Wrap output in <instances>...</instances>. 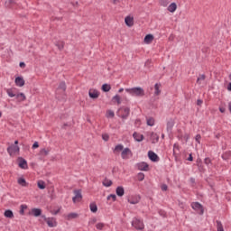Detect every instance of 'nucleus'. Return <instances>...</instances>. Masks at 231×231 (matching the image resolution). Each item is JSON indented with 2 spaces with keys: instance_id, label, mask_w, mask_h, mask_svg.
Masks as SVG:
<instances>
[{
  "instance_id": "nucleus-8",
  "label": "nucleus",
  "mask_w": 231,
  "mask_h": 231,
  "mask_svg": "<svg viewBox=\"0 0 231 231\" xmlns=\"http://www.w3.org/2000/svg\"><path fill=\"white\" fill-rule=\"evenodd\" d=\"M19 151H20L19 145L12 144L7 148V152L9 156H14V154H15V152H19Z\"/></svg>"
},
{
  "instance_id": "nucleus-37",
  "label": "nucleus",
  "mask_w": 231,
  "mask_h": 231,
  "mask_svg": "<svg viewBox=\"0 0 231 231\" xmlns=\"http://www.w3.org/2000/svg\"><path fill=\"white\" fill-rule=\"evenodd\" d=\"M103 185L104 187H111V185H113V181L106 179L105 181H103Z\"/></svg>"
},
{
  "instance_id": "nucleus-55",
  "label": "nucleus",
  "mask_w": 231,
  "mask_h": 231,
  "mask_svg": "<svg viewBox=\"0 0 231 231\" xmlns=\"http://www.w3.org/2000/svg\"><path fill=\"white\" fill-rule=\"evenodd\" d=\"M19 66H20V68L24 69V68H26V63H24L23 61H21V62L19 63Z\"/></svg>"
},
{
  "instance_id": "nucleus-28",
  "label": "nucleus",
  "mask_w": 231,
  "mask_h": 231,
  "mask_svg": "<svg viewBox=\"0 0 231 231\" xmlns=\"http://www.w3.org/2000/svg\"><path fill=\"white\" fill-rule=\"evenodd\" d=\"M67 86H66V82L65 81H61L58 87V89H61L64 93V95H66V89H67Z\"/></svg>"
},
{
  "instance_id": "nucleus-7",
  "label": "nucleus",
  "mask_w": 231,
  "mask_h": 231,
  "mask_svg": "<svg viewBox=\"0 0 231 231\" xmlns=\"http://www.w3.org/2000/svg\"><path fill=\"white\" fill-rule=\"evenodd\" d=\"M129 155L133 156V152L131 151V149H129V148L123 149V151L121 152V158L123 160H129Z\"/></svg>"
},
{
  "instance_id": "nucleus-23",
  "label": "nucleus",
  "mask_w": 231,
  "mask_h": 231,
  "mask_svg": "<svg viewBox=\"0 0 231 231\" xmlns=\"http://www.w3.org/2000/svg\"><path fill=\"white\" fill-rule=\"evenodd\" d=\"M4 216H5V217H7L8 219H14V211H12L11 209H6L4 212Z\"/></svg>"
},
{
  "instance_id": "nucleus-49",
  "label": "nucleus",
  "mask_w": 231,
  "mask_h": 231,
  "mask_svg": "<svg viewBox=\"0 0 231 231\" xmlns=\"http://www.w3.org/2000/svg\"><path fill=\"white\" fill-rule=\"evenodd\" d=\"M207 77L205 76V74L200 75L198 79H197V83L199 84V80H205Z\"/></svg>"
},
{
  "instance_id": "nucleus-35",
  "label": "nucleus",
  "mask_w": 231,
  "mask_h": 231,
  "mask_svg": "<svg viewBox=\"0 0 231 231\" xmlns=\"http://www.w3.org/2000/svg\"><path fill=\"white\" fill-rule=\"evenodd\" d=\"M229 158H231V151L226 152L222 154V159L228 160Z\"/></svg>"
},
{
  "instance_id": "nucleus-5",
  "label": "nucleus",
  "mask_w": 231,
  "mask_h": 231,
  "mask_svg": "<svg viewBox=\"0 0 231 231\" xmlns=\"http://www.w3.org/2000/svg\"><path fill=\"white\" fill-rule=\"evenodd\" d=\"M42 217L44 219V221H46L50 228H55V226H57L58 223L55 217H46L44 215H42Z\"/></svg>"
},
{
  "instance_id": "nucleus-41",
  "label": "nucleus",
  "mask_w": 231,
  "mask_h": 231,
  "mask_svg": "<svg viewBox=\"0 0 231 231\" xmlns=\"http://www.w3.org/2000/svg\"><path fill=\"white\" fill-rule=\"evenodd\" d=\"M137 180L138 181H143V180H145V174L139 172L137 175Z\"/></svg>"
},
{
  "instance_id": "nucleus-32",
  "label": "nucleus",
  "mask_w": 231,
  "mask_h": 231,
  "mask_svg": "<svg viewBox=\"0 0 231 231\" xmlns=\"http://www.w3.org/2000/svg\"><path fill=\"white\" fill-rule=\"evenodd\" d=\"M38 189H40L41 190H44V189H46V183L43 180H39Z\"/></svg>"
},
{
  "instance_id": "nucleus-1",
  "label": "nucleus",
  "mask_w": 231,
  "mask_h": 231,
  "mask_svg": "<svg viewBox=\"0 0 231 231\" xmlns=\"http://www.w3.org/2000/svg\"><path fill=\"white\" fill-rule=\"evenodd\" d=\"M125 91L131 95V97H145V90L141 87H134L132 88H125Z\"/></svg>"
},
{
  "instance_id": "nucleus-59",
  "label": "nucleus",
  "mask_w": 231,
  "mask_h": 231,
  "mask_svg": "<svg viewBox=\"0 0 231 231\" xmlns=\"http://www.w3.org/2000/svg\"><path fill=\"white\" fill-rule=\"evenodd\" d=\"M226 89H227V91H231V82H229V84L227 85Z\"/></svg>"
},
{
  "instance_id": "nucleus-30",
  "label": "nucleus",
  "mask_w": 231,
  "mask_h": 231,
  "mask_svg": "<svg viewBox=\"0 0 231 231\" xmlns=\"http://www.w3.org/2000/svg\"><path fill=\"white\" fill-rule=\"evenodd\" d=\"M16 98L20 100V102H24V100H26V96L24 93H19L16 95Z\"/></svg>"
},
{
  "instance_id": "nucleus-17",
  "label": "nucleus",
  "mask_w": 231,
  "mask_h": 231,
  "mask_svg": "<svg viewBox=\"0 0 231 231\" xmlns=\"http://www.w3.org/2000/svg\"><path fill=\"white\" fill-rule=\"evenodd\" d=\"M31 214H32V216H34V217H39V216H42V209L37 208H33L32 209Z\"/></svg>"
},
{
  "instance_id": "nucleus-14",
  "label": "nucleus",
  "mask_w": 231,
  "mask_h": 231,
  "mask_svg": "<svg viewBox=\"0 0 231 231\" xmlns=\"http://www.w3.org/2000/svg\"><path fill=\"white\" fill-rule=\"evenodd\" d=\"M180 154V144L174 143L173 144V156L175 160H178V155Z\"/></svg>"
},
{
  "instance_id": "nucleus-53",
  "label": "nucleus",
  "mask_w": 231,
  "mask_h": 231,
  "mask_svg": "<svg viewBox=\"0 0 231 231\" xmlns=\"http://www.w3.org/2000/svg\"><path fill=\"white\" fill-rule=\"evenodd\" d=\"M187 160H188V162H194V157L192 156V153H189Z\"/></svg>"
},
{
  "instance_id": "nucleus-36",
  "label": "nucleus",
  "mask_w": 231,
  "mask_h": 231,
  "mask_svg": "<svg viewBox=\"0 0 231 231\" xmlns=\"http://www.w3.org/2000/svg\"><path fill=\"white\" fill-rule=\"evenodd\" d=\"M14 5H15V1H14V0H7L5 2V6H7V8H12V6H14Z\"/></svg>"
},
{
  "instance_id": "nucleus-18",
  "label": "nucleus",
  "mask_w": 231,
  "mask_h": 231,
  "mask_svg": "<svg viewBox=\"0 0 231 231\" xmlns=\"http://www.w3.org/2000/svg\"><path fill=\"white\" fill-rule=\"evenodd\" d=\"M133 137H134V140H135V142H143V134H141L137 132H134L133 134Z\"/></svg>"
},
{
  "instance_id": "nucleus-24",
  "label": "nucleus",
  "mask_w": 231,
  "mask_h": 231,
  "mask_svg": "<svg viewBox=\"0 0 231 231\" xmlns=\"http://www.w3.org/2000/svg\"><path fill=\"white\" fill-rule=\"evenodd\" d=\"M160 88H162V84L161 83H156L154 85V89H155L154 96L155 97H159V95H161L162 90L160 89Z\"/></svg>"
},
{
  "instance_id": "nucleus-45",
  "label": "nucleus",
  "mask_w": 231,
  "mask_h": 231,
  "mask_svg": "<svg viewBox=\"0 0 231 231\" xmlns=\"http://www.w3.org/2000/svg\"><path fill=\"white\" fill-rule=\"evenodd\" d=\"M106 199L109 201V199H112V201H116V195L110 194L107 196Z\"/></svg>"
},
{
  "instance_id": "nucleus-25",
  "label": "nucleus",
  "mask_w": 231,
  "mask_h": 231,
  "mask_svg": "<svg viewBox=\"0 0 231 231\" xmlns=\"http://www.w3.org/2000/svg\"><path fill=\"white\" fill-rule=\"evenodd\" d=\"M152 41H154V36L152 34H147L144 37V42L146 44H151L152 42Z\"/></svg>"
},
{
  "instance_id": "nucleus-16",
  "label": "nucleus",
  "mask_w": 231,
  "mask_h": 231,
  "mask_svg": "<svg viewBox=\"0 0 231 231\" xmlns=\"http://www.w3.org/2000/svg\"><path fill=\"white\" fill-rule=\"evenodd\" d=\"M122 151H124V144L122 143L116 145V147L113 149L114 154H119L122 152Z\"/></svg>"
},
{
  "instance_id": "nucleus-34",
  "label": "nucleus",
  "mask_w": 231,
  "mask_h": 231,
  "mask_svg": "<svg viewBox=\"0 0 231 231\" xmlns=\"http://www.w3.org/2000/svg\"><path fill=\"white\" fill-rule=\"evenodd\" d=\"M77 217H79V214L77 213H69L68 216H67V219H77Z\"/></svg>"
},
{
  "instance_id": "nucleus-6",
  "label": "nucleus",
  "mask_w": 231,
  "mask_h": 231,
  "mask_svg": "<svg viewBox=\"0 0 231 231\" xmlns=\"http://www.w3.org/2000/svg\"><path fill=\"white\" fill-rule=\"evenodd\" d=\"M74 194H75V196L72 198L73 203H79V202L82 201V190L75 189Z\"/></svg>"
},
{
  "instance_id": "nucleus-12",
  "label": "nucleus",
  "mask_w": 231,
  "mask_h": 231,
  "mask_svg": "<svg viewBox=\"0 0 231 231\" xmlns=\"http://www.w3.org/2000/svg\"><path fill=\"white\" fill-rule=\"evenodd\" d=\"M137 169L139 171H149V164H147V162H139V163H137Z\"/></svg>"
},
{
  "instance_id": "nucleus-38",
  "label": "nucleus",
  "mask_w": 231,
  "mask_h": 231,
  "mask_svg": "<svg viewBox=\"0 0 231 231\" xmlns=\"http://www.w3.org/2000/svg\"><path fill=\"white\" fill-rule=\"evenodd\" d=\"M6 93L8 95V97H10V98H14V97H16L17 95L14 94V90H12V88H8L6 90Z\"/></svg>"
},
{
  "instance_id": "nucleus-56",
  "label": "nucleus",
  "mask_w": 231,
  "mask_h": 231,
  "mask_svg": "<svg viewBox=\"0 0 231 231\" xmlns=\"http://www.w3.org/2000/svg\"><path fill=\"white\" fill-rule=\"evenodd\" d=\"M108 116H110L111 118H113L115 116V112L113 111H108Z\"/></svg>"
},
{
  "instance_id": "nucleus-21",
  "label": "nucleus",
  "mask_w": 231,
  "mask_h": 231,
  "mask_svg": "<svg viewBox=\"0 0 231 231\" xmlns=\"http://www.w3.org/2000/svg\"><path fill=\"white\" fill-rule=\"evenodd\" d=\"M125 23L126 26L131 27V26H133V24H134V19L131 16H126L125 18Z\"/></svg>"
},
{
  "instance_id": "nucleus-15",
  "label": "nucleus",
  "mask_w": 231,
  "mask_h": 231,
  "mask_svg": "<svg viewBox=\"0 0 231 231\" xmlns=\"http://www.w3.org/2000/svg\"><path fill=\"white\" fill-rule=\"evenodd\" d=\"M88 97L90 98H98V97H100V93L97 89L89 90Z\"/></svg>"
},
{
  "instance_id": "nucleus-43",
  "label": "nucleus",
  "mask_w": 231,
  "mask_h": 231,
  "mask_svg": "<svg viewBox=\"0 0 231 231\" xmlns=\"http://www.w3.org/2000/svg\"><path fill=\"white\" fill-rule=\"evenodd\" d=\"M40 153L42 155V156H48L50 154V151L49 150H46V149H42L40 151Z\"/></svg>"
},
{
  "instance_id": "nucleus-9",
  "label": "nucleus",
  "mask_w": 231,
  "mask_h": 231,
  "mask_svg": "<svg viewBox=\"0 0 231 231\" xmlns=\"http://www.w3.org/2000/svg\"><path fill=\"white\" fill-rule=\"evenodd\" d=\"M148 158L149 160H151V162H160V157L158 156V154H156V152L152 151L148 152Z\"/></svg>"
},
{
  "instance_id": "nucleus-29",
  "label": "nucleus",
  "mask_w": 231,
  "mask_h": 231,
  "mask_svg": "<svg viewBox=\"0 0 231 231\" xmlns=\"http://www.w3.org/2000/svg\"><path fill=\"white\" fill-rule=\"evenodd\" d=\"M102 91H104L105 93H107L109 91H111V85L105 83L102 85Z\"/></svg>"
},
{
  "instance_id": "nucleus-50",
  "label": "nucleus",
  "mask_w": 231,
  "mask_h": 231,
  "mask_svg": "<svg viewBox=\"0 0 231 231\" xmlns=\"http://www.w3.org/2000/svg\"><path fill=\"white\" fill-rule=\"evenodd\" d=\"M102 139H103L105 142H109V135L106 134H102Z\"/></svg>"
},
{
  "instance_id": "nucleus-19",
  "label": "nucleus",
  "mask_w": 231,
  "mask_h": 231,
  "mask_svg": "<svg viewBox=\"0 0 231 231\" xmlns=\"http://www.w3.org/2000/svg\"><path fill=\"white\" fill-rule=\"evenodd\" d=\"M116 196H118L119 198H122V196L125 194V189L122 186H118L116 189Z\"/></svg>"
},
{
  "instance_id": "nucleus-61",
  "label": "nucleus",
  "mask_w": 231,
  "mask_h": 231,
  "mask_svg": "<svg viewBox=\"0 0 231 231\" xmlns=\"http://www.w3.org/2000/svg\"><path fill=\"white\" fill-rule=\"evenodd\" d=\"M190 181H191L192 183H196V179L190 178Z\"/></svg>"
},
{
  "instance_id": "nucleus-39",
  "label": "nucleus",
  "mask_w": 231,
  "mask_h": 231,
  "mask_svg": "<svg viewBox=\"0 0 231 231\" xmlns=\"http://www.w3.org/2000/svg\"><path fill=\"white\" fill-rule=\"evenodd\" d=\"M112 100H116V102L120 106L122 104V100L118 95L113 97Z\"/></svg>"
},
{
  "instance_id": "nucleus-54",
  "label": "nucleus",
  "mask_w": 231,
  "mask_h": 231,
  "mask_svg": "<svg viewBox=\"0 0 231 231\" xmlns=\"http://www.w3.org/2000/svg\"><path fill=\"white\" fill-rule=\"evenodd\" d=\"M32 149H39V143H38V142H35V143L32 144Z\"/></svg>"
},
{
  "instance_id": "nucleus-33",
  "label": "nucleus",
  "mask_w": 231,
  "mask_h": 231,
  "mask_svg": "<svg viewBox=\"0 0 231 231\" xmlns=\"http://www.w3.org/2000/svg\"><path fill=\"white\" fill-rule=\"evenodd\" d=\"M26 208H28V206L26 204H22L20 206V215L21 216H24V210H26Z\"/></svg>"
},
{
  "instance_id": "nucleus-52",
  "label": "nucleus",
  "mask_w": 231,
  "mask_h": 231,
  "mask_svg": "<svg viewBox=\"0 0 231 231\" xmlns=\"http://www.w3.org/2000/svg\"><path fill=\"white\" fill-rule=\"evenodd\" d=\"M161 189H162V190L166 191V190H168L169 187L167 186V184H162Z\"/></svg>"
},
{
  "instance_id": "nucleus-63",
  "label": "nucleus",
  "mask_w": 231,
  "mask_h": 231,
  "mask_svg": "<svg viewBox=\"0 0 231 231\" xmlns=\"http://www.w3.org/2000/svg\"><path fill=\"white\" fill-rule=\"evenodd\" d=\"M123 91H124V88H119L118 93H123Z\"/></svg>"
},
{
  "instance_id": "nucleus-22",
  "label": "nucleus",
  "mask_w": 231,
  "mask_h": 231,
  "mask_svg": "<svg viewBox=\"0 0 231 231\" xmlns=\"http://www.w3.org/2000/svg\"><path fill=\"white\" fill-rule=\"evenodd\" d=\"M174 120L172 119H170L168 122H167V125H166V129L168 131V133L171 131H172V127H174Z\"/></svg>"
},
{
  "instance_id": "nucleus-62",
  "label": "nucleus",
  "mask_w": 231,
  "mask_h": 231,
  "mask_svg": "<svg viewBox=\"0 0 231 231\" xmlns=\"http://www.w3.org/2000/svg\"><path fill=\"white\" fill-rule=\"evenodd\" d=\"M13 145H19V141L18 140L14 141V143Z\"/></svg>"
},
{
  "instance_id": "nucleus-46",
  "label": "nucleus",
  "mask_w": 231,
  "mask_h": 231,
  "mask_svg": "<svg viewBox=\"0 0 231 231\" xmlns=\"http://www.w3.org/2000/svg\"><path fill=\"white\" fill-rule=\"evenodd\" d=\"M56 46L60 50H64V42H60L56 43Z\"/></svg>"
},
{
  "instance_id": "nucleus-60",
  "label": "nucleus",
  "mask_w": 231,
  "mask_h": 231,
  "mask_svg": "<svg viewBox=\"0 0 231 231\" xmlns=\"http://www.w3.org/2000/svg\"><path fill=\"white\" fill-rule=\"evenodd\" d=\"M219 111H220V113H225L226 109H225V107H219Z\"/></svg>"
},
{
  "instance_id": "nucleus-13",
  "label": "nucleus",
  "mask_w": 231,
  "mask_h": 231,
  "mask_svg": "<svg viewBox=\"0 0 231 231\" xmlns=\"http://www.w3.org/2000/svg\"><path fill=\"white\" fill-rule=\"evenodd\" d=\"M150 138H151L152 143H156L160 140V135H158V134H156L154 132H152L150 134Z\"/></svg>"
},
{
  "instance_id": "nucleus-42",
  "label": "nucleus",
  "mask_w": 231,
  "mask_h": 231,
  "mask_svg": "<svg viewBox=\"0 0 231 231\" xmlns=\"http://www.w3.org/2000/svg\"><path fill=\"white\" fill-rule=\"evenodd\" d=\"M105 226H106V224H105V223H97V224L96 225V228H97V230H103Z\"/></svg>"
},
{
  "instance_id": "nucleus-40",
  "label": "nucleus",
  "mask_w": 231,
  "mask_h": 231,
  "mask_svg": "<svg viewBox=\"0 0 231 231\" xmlns=\"http://www.w3.org/2000/svg\"><path fill=\"white\" fill-rule=\"evenodd\" d=\"M147 125H149L150 127H152V125H154V118L149 117L147 119Z\"/></svg>"
},
{
  "instance_id": "nucleus-31",
  "label": "nucleus",
  "mask_w": 231,
  "mask_h": 231,
  "mask_svg": "<svg viewBox=\"0 0 231 231\" xmlns=\"http://www.w3.org/2000/svg\"><path fill=\"white\" fill-rule=\"evenodd\" d=\"M18 184L22 187H27L28 183L26 182V180L24 178H19L18 179Z\"/></svg>"
},
{
  "instance_id": "nucleus-64",
  "label": "nucleus",
  "mask_w": 231,
  "mask_h": 231,
  "mask_svg": "<svg viewBox=\"0 0 231 231\" xmlns=\"http://www.w3.org/2000/svg\"><path fill=\"white\" fill-rule=\"evenodd\" d=\"M229 80H231V73L229 74Z\"/></svg>"
},
{
  "instance_id": "nucleus-3",
  "label": "nucleus",
  "mask_w": 231,
  "mask_h": 231,
  "mask_svg": "<svg viewBox=\"0 0 231 231\" xmlns=\"http://www.w3.org/2000/svg\"><path fill=\"white\" fill-rule=\"evenodd\" d=\"M132 226H134L135 230H144L145 224H143V220L134 217L132 221Z\"/></svg>"
},
{
  "instance_id": "nucleus-48",
  "label": "nucleus",
  "mask_w": 231,
  "mask_h": 231,
  "mask_svg": "<svg viewBox=\"0 0 231 231\" xmlns=\"http://www.w3.org/2000/svg\"><path fill=\"white\" fill-rule=\"evenodd\" d=\"M197 143H201V134H198L195 137Z\"/></svg>"
},
{
  "instance_id": "nucleus-2",
  "label": "nucleus",
  "mask_w": 231,
  "mask_h": 231,
  "mask_svg": "<svg viewBox=\"0 0 231 231\" xmlns=\"http://www.w3.org/2000/svg\"><path fill=\"white\" fill-rule=\"evenodd\" d=\"M116 115L119 118H122V120H127L129 115H131V108L129 106H121L117 110Z\"/></svg>"
},
{
  "instance_id": "nucleus-10",
  "label": "nucleus",
  "mask_w": 231,
  "mask_h": 231,
  "mask_svg": "<svg viewBox=\"0 0 231 231\" xmlns=\"http://www.w3.org/2000/svg\"><path fill=\"white\" fill-rule=\"evenodd\" d=\"M18 167H20V169H24V170L28 169V162H26L24 158L20 157Z\"/></svg>"
},
{
  "instance_id": "nucleus-44",
  "label": "nucleus",
  "mask_w": 231,
  "mask_h": 231,
  "mask_svg": "<svg viewBox=\"0 0 231 231\" xmlns=\"http://www.w3.org/2000/svg\"><path fill=\"white\" fill-rule=\"evenodd\" d=\"M161 6H168L169 5V0H160Z\"/></svg>"
},
{
  "instance_id": "nucleus-11",
  "label": "nucleus",
  "mask_w": 231,
  "mask_h": 231,
  "mask_svg": "<svg viewBox=\"0 0 231 231\" xmlns=\"http://www.w3.org/2000/svg\"><path fill=\"white\" fill-rule=\"evenodd\" d=\"M14 83L18 88H23V86H24L25 84V81L24 79H23V77L19 76L15 78Z\"/></svg>"
},
{
  "instance_id": "nucleus-58",
  "label": "nucleus",
  "mask_w": 231,
  "mask_h": 231,
  "mask_svg": "<svg viewBox=\"0 0 231 231\" xmlns=\"http://www.w3.org/2000/svg\"><path fill=\"white\" fill-rule=\"evenodd\" d=\"M59 212H60V208L55 210L54 212H52L53 216H57V214H59Z\"/></svg>"
},
{
  "instance_id": "nucleus-26",
  "label": "nucleus",
  "mask_w": 231,
  "mask_h": 231,
  "mask_svg": "<svg viewBox=\"0 0 231 231\" xmlns=\"http://www.w3.org/2000/svg\"><path fill=\"white\" fill-rule=\"evenodd\" d=\"M177 8H178V5H176V3H171L168 6L167 10H168V12H171V14H174V11L177 10Z\"/></svg>"
},
{
  "instance_id": "nucleus-51",
  "label": "nucleus",
  "mask_w": 231,
  "mask_h": 231,
  "mask_svg": "<svg viewBox=\"0 0 231 231\" xmlns=\"http://www.w3.org/2000/svg\"><path fill=\"white\" fill-rule=\"evenodd\" d=\"M95 223H97V217L91 218V219L88 221V225H95Z\"/></svg>"
},
{
  "instance_id": "nucleus-27",
  "label": "nucleus",
  "mask_w": 231,
  "mask_h": 231,
  "mask_svg": "<svg viewBox=\"0 0 231 231\" xmlns=\"http://www.w3.org/2000/svg\"><path fill=\"white\" fill-rule=\"evenodd\" d=\"M90 211L93 212V214H96V212L98 211V207L97 206V203L92 202L89 205Z\"/></svg>"
},
{
  "instance_id": "nucleus-57",
  "label": "nucleus",
  "mask_w": 231,
  "mask_h": 231,
  "mask_svg": "<svg viewBox=\"0 0 231 231\" xmlns=\"http://www.w3.org/2000/svg\"><path fill=\"white\" fill-rule=\"evenodd\" d=\"M203 104V100L198 99L197 100V106H201Z\"/></svg>"
},
{
  "instance_id": "nucleus-20",
  "label": "nucleus",
  "mask_w": 231,
  "mask_h": 231,
  "mask_svg": "<svg viewBox=\"0 0 231 231\" xmlns=\"http://www.w3.org/2000/svg\"><path fill=\"white\" fill-rule=\"evenodd\" d=\"M140 196L132 197L128 199V203H130L131 205H137V203H140Z\"/></svg>"
},
{
  "instance_id": "nucleus-47",
  "label": "nucleus",
  "mask_w": 231,
  "mask_h": 231,
  "mask_svg": "<svg viewBox=\"0 0 231 231\" xmlns=\"http://www.w3.org/2000/svg\"><path fill=\"white\" fill-rule=\"evenodd\" d=\"M204 163L206 165H210V163H212V160H210V158L207 157L204 159Z\"/></svg>"
},
{
  "instance_id": "nucleus-4",
  "label": "nucleus",
  "mask_w": 231,
  "mask_h": 231,
  "mask_svg": "<svg viewBox=\"0 0 231 231\" xmlns=\"http://www.w3.org/2000/svg\"><path fill=\"white\" fill-rule=\"evenodd\" d=\"M190 207L191 208H193V210H195V212H198L199 216H203V214H205V208H203V205H201V203L192 202L190 204Z\"/></svg>"
}]
</instances>
